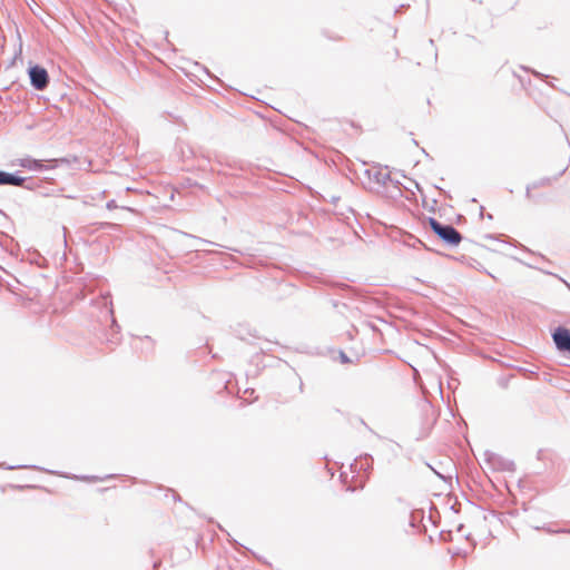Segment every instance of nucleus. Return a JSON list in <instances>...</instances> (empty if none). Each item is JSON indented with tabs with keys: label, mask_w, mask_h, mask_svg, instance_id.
Instances as JSON below:
<instances>
[{
	"label": "nucleus",
	"mask_w": 570,
	"mask_h": 570,
	"mask_svg": "<svg viewBox=\"0 0 570 570\" xmlns=\"http://www.w3.org/2000/svg\"><path fill=\"white\" fill-rule=\"evenodd\" d=\"M543 530H544V531H547L548 533H551V534L557 533V532H556L557 530H552V529H550V528H543Z\"/></svg>",
	"instance_id": "4be33fe9"
},
{
	"label": "nucleus",
	"mask_w": 570,
	"mask_h": 570,
	"mask_svg": "<svg viewBox=\"0 0 570 570\" xmlns=\"http://www.w3.org/2000/svg\"><path fill=\"white\" fill-rule=\"evenodd\" d=\"M115 475L111 474V475H107L106 479H111L114 478ZM72 479H79V480H87V481H102L105 480V478H98V476H78V475H72L71 476Z\"/></svg>",
	"instance_id": "ddd939ff"
},
{
	"label": "nucleus",
	"mask_w": 570,
	"mask_h": 570,
	"mask_svg": "<svg viewBox=\"0 0 570 570\" xmlns=\"http://www.w3.org/2000/svg\"><path fill=\"white\" fill-rule=\"evenodd\" d=\"M28 76L30 80V85L35 90L42 91L45 90L50 81L49 73L45 67L41 65L35 63L28 67Z\"/></svg>",
	"instance_id": "7ed1b4c3"
},
{
	"label": "nucleus",
	"mask_w": 570,
	"mask_h": 570,
	"mask_svg": "<svg viewBox=\"0 0 570 570\" xmlns=\"http://www.w3.org/2000/svg\"><path fill=\"white\" fill-rule=\"evenodd\" d=\"M534 189L531 184H529L525 188V197L531 198V190Z\"/></svg>",
	"instance_id": "a211bd4d"
},
{
	"label": "nucleus",
	"mask_w": 570,
	"mask_h": 570,
	"mask_svg": "<svg viewBox=\"0 0 570 570\" xmlns=\"http://www.w3.org/2000/svg\"><path fill=\"white\" fill-rule=\"evenodd\" d=\"M568 169V165L564 166L559 173L558 175H556L553 178H550V177H543L541 178L540 180H537V181H533L531 185L532 187L535 189V188H539V187H544V186H549L553 180H557L559 177H561L566 170Z\"/></svg>",
	"instance_id": "9b49d317"
},
{
	"label": "nucleus",
	"mask_w": 570,
	"mask_h": 570,
	"mask_svg": "<svg viewBox=\"0 0 570 570\" xmlns=\"http://www.w3.org/2000/svg\"><path fill=\"white\" fill-rule=\"evenodd\" d=\"M233 541H234L235 546L244 548L240 543H238V541H236V540H233Z\"/></svg>",
	"instance_id": "a878e982"
},
{
	"label": "nucleus",
	"mask_w": 570,
	"mask_h": 570,
	"mask_svg": "<svg viewBox=\"0 0 570 570\" xmlns=\"http://www.w3.org/2000/svg\"><path fill=\"white\" fill-rule=\"evenodd\" d=\"M4 469L7 470H16V469H32V470H41L39 466L37 465H8V466H4Z\"/></svg>",
	"instance_id": "4468645a"
},
{
	"label": "nucleus",
	"mask_w": 570,
	"mask_h": 570,
	"mask_svg": "<svg viewBox=\"0 0 570 570\" xmlns=\"http://www.w3.org/2000/svg\"><path fill=\"white\" fill-rule=\"evenodd\" d=\"M145 340L153 345V341L149 336H146Z\"/></svg>",
	"instance_id": "393cba45"
},
{
	"label": "nucleus",
	"mask_w": 570,
	"mask_h": 570,
	"mask_svg": "<svg viewBox=\"0 0 570 570\" xmlns=\"http://www.w3.org/2000/svg\"><path fill=\"white\" fill-rule=\"evenodd\" d=\"M39 190V194L41 196H45V197H48L52 194V190L48 189L47 187H45V184L42 185V187Z\"/></svg>",
	"instance_id": "dca6fc26"
},
{
	"label": "nucleus",
	"mask_w": 570,
	"mask_h": 570,
	"mask_svg": "<svg viewBox=\"0 0 570 570\" xmlns=\"http://www.w3.org/2000/svg\"><path fill=\"white\" fill-rule=\"evenodd\" d=\"M118 227L115 223L104 222L99 224V229H116Z\"/></svg>",
	"instance_id": "2eb2a0df"
},
{
	"label": "nucleus",
	"mask_w": 570,
	"mask_h": 570,
	"mask_svg": "<svg viewBox=\"0 0 570 570\" xmlns=\"http://www.w3.org/2000/svg\"><path fill=\"white\" fill-rule=\"evenodd\" d=\"M23 183L19 184V187L24 188L30 191H36L42 187L46 183H53V179L48 178H35V177H23L21 176Z\"/></svg>",
	"instance_id": "0eeeda50"
},
{
	"label": "nucleus",
	"mask_w": 570,
	"mask_h": 570,
	"mask_svg": "<svg viewBox=\"0 0 570 570\" xmlns=\"http://www.w3.org/2000/svg\"><path fill=\"white\" fill-rule=\"evenodd\" d=\"M21 183H23V180L18 173H8L0 169V186L19 187Z\"/></svg>",
	"instance_id": "1a4fd4ad"
},
{
	"label": "nucleus",
	"mask_w": 570,
	"mask_h": 570,
	"mask_svg": "<svg viewBox=\"0 0 570 570\" xmlns=\"http://www.w3.org/2000/svg\"><path fill=\"white\" fill-rule=\"evenodd\" d=\"M532 72H533V75H534L535 77H538V78H547V77H548V76H546V75H543V73H541V72H538V71H532Z\"/></svg>",
	"instance_id": "aec40b11"
},
{
	"label": "nucleus",
	"mask_w": 570,
	"mask_h": 570,
	"mask_svg": "<svg viewBox=\"0 0 570 570\" xmlns=\"http://www.w3.org/2000/svg\"><path fill=\"white\" fill-rule=\"evenodd\" d=\"M556 532H560V533H568V534H570V528H562V529H558Z\"/></svg>",
	"instance_id": "6ab92c4d"
},
{
	"label": "nucleus",
	"mask_w": 570,
	"mask_h": 570,
	"mask_svg": "<svg viewBox=\"0 0 570 570\" xmlns=\"http://www.w3.org/2000/svg\"><path fill=\"white\" fill-rule=\"evenodd\" d=\"M45 471H46L47 473H52V474H55V473H56V472L50 471V470H45Z\"/></svg>",
	"instance_id": "cd10ccee"
},
{
	"label": "nucleus",
	"mask_w": 570,
	"mask_h": 570,
	"mask_svg": "<svg viewBox=\"0 0 570 570\" xmlns=\"http://www.w3.org/2000/svg\"><path fill=\"white\" fill-rule=\"evenodd\" d=\"M102 298H104L105 306L108 307L107 314L111 317V328H110L111 335H110V337H108V342L116 343L118 341L117 335L119 334L120 327L117 324L116 320L114 318L112 302H111L110 295L107 294Z\"/></svg>",
	"instance_id": "423d86ee"
},
{
	"label": "nucleus",
	"mask_w": 570,
	"mask_h": 570,
	"mask_svg": "<svg viewBox=\"0 0 570 570\" xmlns=\"http://www.w3.org/2000/svg\"><path fill=\"white\" fill-rule=\"evenodd\" d=\"M487 217H488L489 219H492V218H493V216H492L491 214H488V215H487Z\"/></svg>",
	"instance_id": "bb28decb"
},
{
	"label": "nucleus",
	"mask_w": 570,
	"mask_h": 570,
	"mask_svg": "<svg viewBox=\"0 0 570 570\" xmlns=\"http://www.w3.org/2000/svg\"><path fill=\"white\" fill-rule=\"evenodd\" d=\"M67 160L65 158L60 159H50L47 161V164L41 159H36L30 156H26L23 158L16 159L12 165L22 167L24 169L31 170V171H45L48 169H53L58 167L59 163H66Z\"/></svg>",
	"instance_id": "f03ea898"
},
{
	"label": "nucleus",
	"mask_w": 570,
	"mask_h": 570,
	"mask_svg": "<svg viewBox=\"0 0 570 570\" xmlns=\"http://www.w3.org/2000/svg\"><path fill=\"white\" fill-rule=\"evenodd\" d=\"M483 212H484V207H483V206H481V207H480V216H481V217H483Z\"/></svg>",
	"instance_id": "b1692460"
},
{
	"label": "nucleus",
	"mask_w": 570,
	"mask_h": 570,
	"mask_svg": "<svg viewBox=\"0 0 570 570\" xmlns=\"http://www.w3.org/2000/svg\"><path fill=\"white\" fill-rule=\"evenodd\" d=\"M551 337L560 353L570 355V330L568 327L562 325L556 327L551 333Z\"/></svg>",
	"instance_id": "20e7f679"
},
{
	"label": "nucleus",
	"mask_w": 570,
	"mask_h": 570,
	"mask_svg": "<svg viewBox=\"0 0 570 570\" xmlns=\"http://www.w3.org/2000/svg\"><path fill=\"white\" fill-rule=\"evenodd\" d=\"M484 456H485V461L489 464H491L492 468L495 470H501V471H513L514 470L513 461L507 460L497 453L485 451Z\"/></svg>",
	"instance_id": "39448f33"
},
{
	"label": "nucleus",
	"mask_w": 570,
	"mask_h": 570,
	"mask_svg": "<svg viewBox=\"0 0 570 570\" xmlns=\"http://www.w3.org/2000/svg\"><path fill=\"white\" fill-rule=\"evenodd\" d=\"M558 278L566 285V287L570 291V283H568L566 279H563L562 277L558 276Z\"/></svg>",
	"instance_id": "412c9836"
},
{
	"label": "nucleus",
	"mask_w": 570,
	"mask_h": 570,
	"mask_svg": "<svg viewBox=\"0 0 570 570\" xmlns=\"http://www.w3.org/2000/svg\"><path fill=\"white\" fill-rule=\"evenodd\" d=\"M340 358H341L342 363H350L351 362L350 357L344 352L340 353Z\"/></svg>",
	"instance_id": "f3484780"
},
{
	"label": "nucleus",
	"mask_w": 570,
	"mask_h": 570,
	"mask_svg": "<svg viewBox=\"0 0 570 570\" xmlns=\"http://www.w3.org/2000/svg\"><path fill=\"white\" fill-rule=\"evenodd\" d=\"M484 237H485V238H489V239H495V238H497V237H495L494 235H492V234H487Z\"/></svg>",
	"instance_id": "5701e85b"
},
{
	"label": "nucleus",
	"mask_w": 570,
	"mask_h": 570,
	"mask_svg": "<svg viewBox=\"0 0 570 570\" xmlns=\"http://www.w3.org/2000/svg\"><path fill=\"white\" fill-rule=\"evenodd\" d=\"M373 458L371 454L361 455L356 459L355 463L352 464V468L364 470L365 472L372 470Z\"/></svg>",
	"instance_id": "9d476101"
},
{
	"label": "nucleus",
	"mask_w": 570,
	"mask_h": 570,
	"mask_svg": "<svg viewBox=\"0 0 570 570\" xmlns=\"http://www.w3.org/2000/svg\"><path fill=\"white\" fill-rule=\"evenodd\" d=\"M365 174L367 177L375 181L381 186H386L389 181H391V175L389 173H383L380 168L377 169H366Z\"/></svg>",
	"instance_id": "6e6552de"
},
{
	"label": "nucleus",
	"mask_w": 570,
	"mask_h": 570,
	"mask_svg": "<svg viewBox=\"0 0 570 570\" xmlns=\"http://www.w3.org/2000/svg\"><path fill=\"white\" fill-rule=\"evenodd\" d=\"M106 208L109 209V210H112V209H116V208H121V209H126V210L132 212V208H130L128 206H124V205H118L115 199H111V200L107 202Z\"/></svg>",
	"instance_id": "f8f14e48"
},
{
	"label": "nucleus",
	"mask_w": 570,
	"mask_h": 570,
	"mask_svg": "<svg viewBox=\"0 0 570 570\" xmlns=\"http://www.w3.org/2000/svg\"><path fill=\"white\" fill-rule=\"evenodd\" d=\"M431 230L448 246L455 247L462 239V234L451 224H443L434 217L428 218Z\"/></svg>",
	"instance_id": "f257e3e1"
}]
</instances>
